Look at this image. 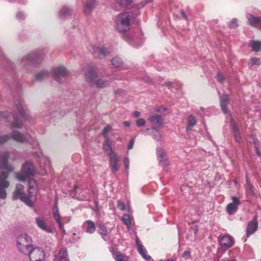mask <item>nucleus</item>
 Masks as SVG:
<instances>
[{
	"mask_svg": "<svg viewBox=\"0 0 261 261\" xmlns=\"http://www.w3.org/2000/svg\"><path fill=\"white\" fill-rule=\"evenodd\" d=\"M9 154L7 152H3L0 154V168L5 169L7 171H1L0 172V198L5 199L7 197V193L5 188L9 186V182L7 178L9 176V173L13 170L12 166L8 164V158Z\"/></svg>",
	"mask_w": 261,
	"mask_h": 261,
	"instance_id": "nucleus-1",
	"label": "nucleus"
},
{
	"mask_svg": "<svg viewBox=\"0 0 261 261\" xmlns=\"http://www.w3.org/2000/svg\"><path fill=\"white\" fill-rule=\"evenodd\" d=\"M34 165L30 162H26L22 165L21 172L16 175V178L20 181H23L28 179L30 193L32 192L31 190H34L36 186V181L34 179Z\"/></svg>",
	"mask_w": 261,
	"mask_h": 261,
	"instance_id": "nucleus-2",
	"label": "nucleus"
},
{
	"mask_svg": "<svg viewBox=\"0 0 261 261\" xmlns=\"http://www.w3.org/2000/svg\"><path fill=\"white\" fill-rule=\"evenodd\" d=\"M133 14L130 12L118 15L115 20L116 30L120 33H125L130 30Z\"/></svg>",
	"mask_w": 261,
	"mask_h": 261,
	"instance_id": "nucleus-3",
	"label": "nucleus"
},
{
	"mask_svg": "<svg viewBox=\"0 0 261 261\" xmlns=\"http://www.w3.org/2000/svg\"><path fill=\"white\" fill-rule=\"evenodd\" d=\"M35 189L32 190V192H30V186H29V194L28 195L24 192V187L21 184H17L16 186V189L14 191L13 195L14 199H19L22 201H23L30 206H32L34 203L33 198V193L35 191Z\"/></svg>",
	"mask_w": 261,
	"mask_h": 261,
	"instance_id": "nucleus-4",
	"label": "nucleus"
},
{
	"mask_svg": "<svg viewBox=\"0 0 261 261\" xmlns=\"http://www.w3.org/2000/svg\"><path fill=\"white\" fill-rule=\"evenodd\" d=\"M85 76L90 83L91 84L94 83L96 87L98 88H103L109 85V81L103 79L95 80L97 77V72L94 68L89 67L85 73Z\"/></svg>",
	"mask_w": 261,
	"mask_h": 261,
	"instance_id": "nucleus-5",
	"label": "nucleus"
},
{
	"mask_svg": "<svg viewBox=\"0 0 261 261\" xmlns=\"http://www.w3.org/2000/svg\"><path fill=\"white\" fill-rule=\"evenodd\" d=\"M31 243V237L26 233L22 234L18 237L17 241V248L21 252L24 254H27L28 252L32 247Z\"/></svg>",
	"mask_w": 261,
	"mask_h": 261,
	"instance_id": "nucleus-6",
	"label": "nucleus"
},
{
	"mask_svg": "<svg viewBox=\"0 0 261 261\" xmlns=\"http://www.w3.org/2000/svg\"><path fill=\"white\" fill-rule=\"evenodd\" d=\"M31 261H44L45 255L42 249L36 247L31 248L28 252Z\"/></svg>",
	"mask_w": 261,
	"mask_h": 261,
	"instance_id": "nucleus-7",
	"label": "nucleus"
},
{
	"mask_svg": "<svg viewBox=\"0 0 261 261\" xmlns=\"http://www.w3.org/2000/svg\"><path fill=\"white\" fill-rule=\"evenodd\" d=\"M219 242L221 249L225 251L234 245V240L230 235L225 234L219 237Z\"/></svg>",
	"mask_w": 261,
	"mask_h": 261,
	"instance_id": "nucleus-8",
	"label": "nucleus"
},
{
	"mask_svg": "<svg viewBox=\"0 0 261 261\" xmlns=\"http://www.w3.org/2000/svg\"><path fill=\"white\" fill-rule=\"evenodd\" d=\"M232 202L229 203L226 206V212L229 215H233L238 210V207L240 204V201L238 198L232 197Z\"/></svg>",
	"mask_w": 261,
	"mask_h": 261,
	"instance_id": "nucleus-9",
	"label": "nucleus"
},
{
	"mask_svg": "<svg viewBox=\"0 0 261 261\" xmlns=\"http://www.w3.org/2000/svg\"><path fill=\"white\" fill-rule=\"evenodd\" d=\"M69 75L68 70L63 66L59 67L54 70V78L58 82H60V79Z\"/></svg>",
	"mask_w": 261,
	"mask_h": 261,
	"instance_id": "nucleus-10",
	"label": "nucleus"
},
{
	"mask_svg": "<svg viewBox=\"0 0 261 261\" xmlns=\"http://www.w3.org/2000/svg\"><path fill=\"white\" fill-rule=\"evenodd\" d=\"M258 227V222L257 216L255 215L253 219L248 223L246 229V236L249 237L250 235L254 233Z\"/></svg>",
	"mask_w": 261,
	"mask_h": 261,
	"instance_id": "nucleus-11",
	"label": "nucleus"
},
{
	"mask_svg": "<svg viewBox=\"0 0 261 261\" xmlns=\"http://www.w3.org/2000/svg\"><path fill=\"white\" fill-rule=\"evenodd\" d=\"M119 158L116 154H113L110 157V166L113 173H115L119 170Z\"/></svg>",
	"mask_w": 261,
	"mask_h": 261,
	"instance_id": "nucleus-12",
	"label": "nucleus"
},
{
	"mask_svg": "<svg viewBox=\"0 0 261 261\" xmlns=\"http://www.w3.org/2000/svg\"><path fill=\"white\" fill-rule=\"evenodd\" d=\"M53 217L56 222L58 223L59 228L64 233H65V230L64 228V225L61 222V217L59 214L58 208L56 205L53 208Z\"/></svg>",
	"mask_w": 261,
	"mask_h": 261,
	"instance_id": "nucleus-13",
	"label": "nucleus"
},
{
	"mask_svg": "<svg viewBox=\"0 0 261 261\" xmlns=\"http://www.w3.org/2000/svg\"><path fill=\"white\" fill-rule=\"evenodd\" d=\"M28 61V63L36 64L40 62L41 59L40 56L37 55L36 53H32L28 54L22 59V61Z\"/></svg>",
	"mask_w": 261,
	"mask_h": 261,
	"instance_id": "nucleus-14",
	"label": "nucleus"
},
{
	"mask_svg": "<svg viewBox=\"0 0 261 261\" xmlns=\"http://www.w3.org/2000/svg\"><path fill=\"white\" fill-rule=\"evenodd\" d=\"M230 101L229 96L227 94L222 95L220 98V105L222 111L226 114L228 112L227 105Z\"/></svg>",
	"mask_w": 261,
	"mask_h": 261,
	"instance_id": "nucleus-15",
	"label": "nucleus"
},
{
	"mask_svg": "<svg viewBox=\"0 0 261 261\" xmlns=\"http://www.w3.org/2000/svg\"><path fill=\"white\" fill-rule=\"evenodd\" d=\"M109 53V51L104 47H97L94 49V54L99 58H105Z\"/></svg>",
	"mask_w": 261,
	"mask_h": 261,
	"instance_id": "nucleus-16",
	"label": "nucleus"
},
{
	"mask_svg": "<svg viewBox=\"0 0 261 261\" xmlns=\"http://www.w3.org/2000/svg\"><path fill=\"white\" fill-rule=\"evenodd\" d=\"M35 221L37 226L42 230L48 232L51 231L50 227L48 226L43 218H37L35 219Z\"/></svg>",
	"mask_w": 261,
	"mask_h": 261,
	"instance_id": "nucleus-17",
	"label": "nucleus"
},
{
	"mask_svg": "<svg viewBox=\"0 0 261 261\" xmlns=\"http://www.w3.org/2000/svg\"><path fill=\"white\" fill-rule=\"evenodd\" d=\"M247 18L249 23L252 27H257L261 23V18L258 17H254L252 15L248 14Z\"/></svg>",
	"mask_w": 261,
	"mask_h": 261,
	"instance_id": "nucleus-18",
	"label": "nucleus"
},
{
	"mask_svg": "<svg viewBox=\"0 0 261 261\" xmlns=\"http://www.w3.org/2000/svg\"><path fill=\"white\" fill-rule=\"evenodd\" d=\"M149 121L152 123V124L156 125L158 127H161L163 124V119L160 115H153L150 117Z\"/></svg>",
	"mask_w": 261,
	"mask_h": 261,
	"instance_id": "nucleus-19",
	"label": "nucleus"
},
{
	"mask_svg": "<svg viewBox=\"0 0 261 261\" xmlns=\"http://www.w3.org/2000/svg\"><path fill=\"white\" fill-rule=\"evenodd\" d=\"M12 137L14 141L19 143H23L25 141L28 142L26 140L25 136L17 130L13 132Z\"/></svg>",
	"mask_w": 261,
	"mask_h": 261,
	"instance_id": "nucleus-20",
	"label": "nucleus"
},
{
	"mask_svg": "<svg viewBox=\"0 0 261 261\" xmlns=\"http://www.w3.org/2000/svg\"><path fill=\"white\" fill-rule=\"evenodd\" d=\"M110 251L112 252L116 261H127V257L123 255L121 252L115 251L113 248H111Z\"/></svg>",
	"mask_w": 261,
	"mask_h": 261,
	"instance_id": "nucleus-21",
	"label": "nucleus"
},
{
	"mask_svg": "<svg viewBox=\"0 0 261 261\" xmlns=\"http://www.w3.org/2000/svg\"><path fill=\"white\" fill-rule=\"evenodd\" d=\"M86 229V232L89 233H93L95 231V226L94 222L91 220L86 221L83 225Z\"/></svg>",
	"mask_w": 261,
	"mask_h": 261,
	"instance_id": "nucleus-22",
	"label": "nucleus"
},
{
	"mask_svg": "<svg viewBox=\"0 0 261 261\" xmlns=\"http://www.w3.org/2000/svg\"><path fill=\"white\" fill-rule=\"evenodd\" d=\"M112 143L109 138L106 140L103 144V149L106 151L107 154L110 157L113 154H116L114 152L112 148Z\"/></svg>",
	"mask_w": 261,
	"mask_h": 261,
	"instance_id": "nucleus-23",
	"label": "nucleus"
},
{
	"mask_svg": "<svg viewBox=\"0 0 261 261\" xmlns=\"http://www.w3.org/2000/svg\"><path fill=\"white\" fill-rule=\"evenodd\" d=\"M197 121L196 118L193 115H190L187 119L188 126L186 128V130L189 132L191 130L192 127L196 124Z\"/></svg>",
	"mask_w": 261,
	"mask_h": 261,
	"instance_id": "nucleus-24",
	"label": "nucleus"
},
{
	"mask_svg": "<svg viewBox=\"0 0 261 261\" xmlns=\"http://www.w3.org/2000/svg\"><path fill=\"white\" fill-rule=\"evenodd\" d=\"M95 3V0H87L85 5V12L87 14H90L92 11Z\"/></svg>",
	"mask_w": 261,
	"mask_h": 261,
	"instance_id": "nucleus-25",
	"label": "nucleus"
},
{
	"mask_svg": "<svg viewBox=\"0 0 261 261\" xmlns=\"http://www.w3.org/2000/svg\"><path fill=\"white\" fill-rule=\"evenodd\" d=\"M249 46L252 47V50L258 52L261 49V41L251 40L249 42Z\"/></svg>",
	"mask_w": 261,
	"mask_h": 261,
	"instance_id": "nucleus-26",
	"label": "nucleus"
},
{
	"mask_svg": "<svg viewBox=\"0 0 261 261\" xmlns=\"http://www.w3.org/2000/svg\"><path fill=\"white\" fill-rule=\"evenodd\" d=\"M138 250L139 253L144 259L149 260L151 258L149 255L147 254V250L144 248L143 245L139 244V248H138Z\"/></svg>",
	"mask_w": 261,
	"mask_h": 261,
	"instance_id": "nucleus-27",
	"label": "nucleus"
},
{
	"mask_svg": "<svg viewBox=\"0 0 261 261\" xmlns=\"http://www.w3.org/2000/svg\"><path fill=\"white\" fill-rule=\"evenodd\" d=\"M49 73L47 70H42L37 73L35 76L36 80L37 81H41L49 76Z\"/></svg>",
	"mask_w": 261,
	"mask_h": 261,
	"instance_id": "nucleus-28",
	"label": "nucleus"
},
{
	"mask_svg": "<svg viewBox=\"0 0 261 261\" xmlns=\"http://www.w3.org/2000/svg\"><path fill=\"white\" fill-rule=\"evenodd\" d=\"M232 132L233 135L236 141L240 143L241 141V137L240 135L239 130L238 128V127L236 124H234L232 127Z\"/></svg>",
	"mask_w": 261,
	"mask_h": 261,
	"instance_id": "nucleus-29",
	"label": "nucleus"
},
{
	"mask_svg": "<svg viewBox=\"0 0 261 261\" xmlns=\"http://www.w3.org/2000/svg\"><path fill=\"white\" fill-rule=\"evenodd\" d=\"M72 10L68 7H63L60 12V15L62 17H66L71 14Z\"/></svg>",
	"mask_w": 261,
	"mask_h": 261,
	"instance_id": "nucleus-30",
	"label": "nucleus"
},
{
	"mask_svg": "<svg viewBox=\"0 0 261 261\" xmlns=\"http://www.w3.org/2000/svg\"><path fill=\"white\" fill-rule=\"evenodd\" d=\"M122 220L123 221V223L127 226V227L129 228L132 224L130 215L128 214L123 215L122 216Z\"/></svg>",
	"mask_w": 261,
	"mask_h": 261,
	"instance_id": "nucleus-31",
	"label": "nucleus"
},
{
	"mask_svg": "<svg viewBox=\"0 0 261 261\" xmlns=\"http://www.w3.org/2000/svg\"><path fill=\"white\" fill-rule=\"evenodd\" d=\"M14 121L12 123V126L17 128H20L22 126V123L19 119L15 116L13 117Z\"/></svg>",
	"mask_w": 261,
	"mask_h": 261,
	"instance_id": "nucleus-32",
	"label": "nucleus"
},
{
	"mask_svg": "<svg viewBox=\"0 0 261 261\" xmlns=\"http://www.w3.org/2000/svg\"><path fill=\"white\" fill-rule=\"evenodd\" d=\"M112 64L114 67L118 68L121 66L122 62L120 58L118 57H115L112 59Z\"/></svg>",
	"mask_w": 261,
	"mask_h": 261,
	"instance_id": "nucleus-33",
	"label": "nucleus"
},
{
	"mask_svg": "<svg viewBox=\"0 0 261 261\" xmlns=\"http://www.w3.org/2000/svg\"><path fill=\"white\" fill-rule=\"evenodd\" d=\"M116 1L122 8L127 7L132 2V0H116Z\"/></svg>",
	"mask_w": 261,
	"mask_h": 261,
	"instance_id": "nucleus-34",
	"label": "nucleus"
},
{
	"mask_svg": "<svg viewBox=\"0 0 261 261\" xmlns=\"http://www.w3.org/2000/svg\"><path fill=\"white\" fill-rule=\"evenodd\" d=\"M99 232L102 236V237L103 239H105V237H106L108 234V230L107 227L104 225H99Z\"/></svg>",
	"mask_w": 261,
	"mask_h": 261,
	"instance_id": "nucleus-35",
	"label": "nucleus"
},
{
	"mask_svg": "<svg viewBox=\"0 0 261 261\" xmlns=\"http://www.w3.org/2000/svg\"><path fill=\"white\" fill-rule=\"evenodd\" d=\"M112 129V127L109 125H107V126H106L103 130H102V136L105 138H108V134L109 133L111 130Z\"/></svg>",
	"mask_w": 261,
	"mask_h": 261,
	"instance_id": "nucleus-36",
	"label": "nucleus"
},
{
	"mask_svg": "<svg viewBox=\"0 0 261 261\" xmlns=\"http://www.w3.org/2000/svg\"><path fill=\"white\" fill-rule=\"evenodd\" d=\"M157 155L158 159H163L166 157V153L164 149L162 148H159L157 149Z\"/></svg>",
	"mask_w": 261,
	"mask_h": 261,
	"instance_id": "nucleus-37",
	"label": "nucleus"
},
{
	"mask_svg": "<svg viewBox=\"0 0 261 261\" xmlns=\"http://www.w3.org/2000/svg\"><path fill=\"white\" fill-rule=\"evenodd\" d=\"M16 107H17L18 111L19 112L20 115L22 117H25V112L22 107V104L21 103L17 104Z\"/></svg>",
	"mask_w": 261,
	"mask_h": 261,
	"instance_id": "nucleus-38",
	"label": "nucleus"
},
{
	"mask_svg": "<svg viewBox=\"0 0 261 261\" xmlns=\"http://www.w3.org/2000/svg\"><path fill=\"white\" fill-rule=\"evenodd\" d=\"M159 161L162 166H167L169 165V162L167 157L161 159H159Z\"/></svg>",
	"mask_w": 261,
	"mask_h": 261,
	"instance_id": "nucleus-39",
	"label": "nucleus"
},
{
	"mask_svg": "<svg viewBox=\"0 0 261 261\" xmlns=\"http://www.w3.org/2000/svg\"><path fill=\"white\" fill-rule=\"evenodd\" d=\"M246 191L247 194L250 196H252L253 194V190L252 186L249 183L247 182L246 186Z\"/></svg>",
	"mask_w": 261,
	"mask_h": 261,
	"instance_id": "nucleus-40",
	"label": "nucleus"
},
{
	"mask_svg": "<svg viewBox=\"0 0 261 261\" xmlns=\"http://www.w3.org/2000/svg\"><path fill=\"white\" fill-rule=\"evenodd\" d=\"M229 26L232 28H235L238 26L237 19L236 18L232 19L229 23Z\"/></svg>",
	"mask_w": 261,
	"mask_h": 261,
	"instance_id": "nucleus-41",
	"label": "nucleus"
},
{
	"mask_svg": "<svg viewBox=\"0 0 261 261\" xmlns=\"http://www.w3.org/2000/svg\"><path fill=\"white\" fill-rule=\"evenodd\" d=\"M145 123H146V121H145V119H142V118L139 119L136 121V124L139 127L144 126L145 125Z\"/></svg>",
	"mask_w": 261,
	"mask_h": 261,
	"instance_id": "nucleus-42",
	"label": "nucleus"
},
{
	"mask_svg": "<svg viewBox=\"0 0 261 261\" xmlns=\"http://www.w3.org/2000/svg\"><path fill=\"white\" fill-rule=\"evenodd\" d=\"M10 139V137L8 135H4L0 137V144L7 142Z\"/></svg>",
	"mask_w": 261,
	"mask_h": 261,
	"instance_id": "nucleus-43",
	"label": "nucleus"
},
{
	"mask_svg": "<svg viewBox=\"0 0 261 261\" xmlns=\"http://www.w3.org/2000/svg\"><path fill=\"white\" fill-rule=\"evenodd\" d=\"M216 78L217 81L220 83H223L225 79L223 75L220 73L217 74Z\"/></svg>",
	"mask_w": 261,
	"mask_h": 261,
	"instance_id": "nucleus-44",
	"label": "nucleus"
},
{
	"mask_svg": "<svg viewBox=\"0 0 261 261\" xmlns=\"http://www.w3.org/2000/svg\"><path fill=\"white\" fill-rule=\"evenodd\" d=\"M117 205L118 207L121 211H123L125 210V205L124 202L119 200L118 201Z\"/></svg>",
	"mask_w": 261,
	"mask_h": 261,
	"instance_id": "nucleus-45",
	"label": "nucleus"
},
{
	"mask_svg": "<svg viewBox=\"0 0 261 261\" xmlns=\"http://www.w3.org/2000/svg\"><path fill=\"white\" fill-rule=\"evenodd\" d=\"M251 62H252V65H254V64L259 65L260 64V60L258 58H252Z\"/></svg>",
	"mask_w": 261,
	"mask_h": 261,
	"instance_id": "nucleus-46",
	"label": "nucleus"
},
{
	"mask_svg": "<svg viewBox=\"0 0 261 261\" xmlns=\"http://www.w3.org/2000/svg\"><path fill=\"white\" fill-rule=\"evenodd\" d=\"M124 164L125 169H128L129 168V160L128 158L125 157L124 158Z\"/></svg>",
	"mask_w": 261,
	"mask_h": 261,
	"instance_id": "nucleus-47",
	"label": "nucleus"
},
{
	"mask_svg": "<svg viewBox=\"0 0 261 261\" xmlns=\"http://www.w3.org/2000/svg\"><path fill=\"white\" fill-rule=\"evenodd\" d=\"M134 143H135L134 139H132V140H130V141L128 143V146H127V148L128 150L133 148V146L134 145Z\"/></svg>",
	"mask_w": 261,
	"mask_h": 261,
	"instance_id": "nucleus-48",
	"label": "nucleus"
},
{
	"mask_svg": "<svg viewBox=\"0 0 261 261\" xmlns=\"http://www.w3.org/2000/svg\"><path fill=\"white\" fill-rule=\"evenodd\" d=\"M59 254L61 257L63 258L67 255V251L66 250L62 249L60 251Z\"/></svg>",
	"mask_w": 261,
	"mask_h": 261,
	"instance_id": "nucleus-49",
	"label": "nucleus"
},
{
	"mask_svg": "<svg viewBox=\"0 0 261 261\" xmlns=\"http://www.w3.org/2000/svg\"><path fill=\"white\" fill-rule=\"evenodd\" d=\"M190 256H191V253L190 251H185L184 252L183 257H185L186 259L190 258Z\"/></svg>",
	"mask_w": 261,
	"mask_h": 261,
	"instance_id": "nucleus-50",
	"label": "nucleus"
},
{
	"mask_svg": "<svg viewBox=\"0 0 261 261\" xmlns=\"http://www.w3.org/2000/svg\"><path fill=\"white\" fill-rule=\"evenodd\" d=\"M133 116L135 118H137L138 117L140 116V113L138 111H135L133 114H132Z\"/></svg>",
	"mask_w": 261,
	"mask_h": 261,
	"instance_id": "nucleus-51",
	"label": "nucleus"
},
{
	"mask_svg": "<svg viewBox=\"0 0 261 261\" xmlns=\"http://www.w3.org/2000/svg\"><path fill=\"white\" fill-rule=\"evenodd\" d=\"M180 13H181V16H182V17L184 19H187V17L186 14L185 13V12L183 11H181Z\"/></svg>",
	"mask_w": 261,
	"mask_h": 261,
	"instance_id": "nucleus-52",
	"label": "nucleus"
},
{
	"mask_svg": "<svg viewBox=\"0 0 261 261\" xmlns=\"http://www.w3.org/2000/svg\"><path fill=\"white\" fill-rule=\"evenodd\" d=\"M125 126L128 127L130 125V123L128 121H124L123 123Z\"/></svg>",
	"mask_w": 261,
	"mask_h": 261,
	"instance_id": "nucleus-53",
	"label": "nucleus"
},
{
	"mask_svg": "<svg viewBox=\"0 0 261 261\" xmlns=\"http://www.w3.org/2000/svg\"><path fill=\"white\" fill-rule=\"evenodd\" d=\"M79 189V188L77 186H75L74 187V191L76 193L77 192V190Z\"/></svg>",
	"mask_w": 261,
	"mask_h": 261,
	"instance_id": "nucleus-54",
	"label": "nucleus"
},
{
	"mask_svg": "<svg viewBox=\"0 0 261 261\" xmlns=\"http://www.w3.org/2000/svg\"><path fill=\"white\" fill-rule=\"evenodd\" d=\"M172 84V83L170 81H168V82H167L165 83V85L167 86H169L170 85H171Z\"/></svg>",
	"mask_w": 261,
	"mask_h": 261,
	"instance_id": "nucleus-55",
	"label": "nucleus"
},
{
	"mask_svg": "<svg viewBox=\"0 0 261 261\" xmlns=\"http://www.w3.org/2000/svg\"><path fill=\"white\" fill-rule=\"evenodd\" d=\"M136 244H137V246H138V248H139V244H141L140 243V240H139V239H136Z\"/></svg>",
	"mask_w": 261,
	"mask_h": 261,
	"instance_id": "nucleus-56",
	"label": "nucleus"
},
{
	"mask_svg": "<svg viewBox=\"0 0 261 261\" xmlns=\"http://www.w3.org/2000/svg\"><path fill=\"white\" fill-rule=\"evenodd\" d=\"M162 109H163V111H165V110H166V109H164V108H159V109L157 110V112H161V111H162Z\"/></svg>",
	"mask_w": 261,
	"mask_h": 261,
	"instance_id": "nucleus-57",
	"label": "nucleus"
},
{
	"mask_svg": "<svg viewBox=\"0 0 261 261\" xmlns=\"http://www.w3.org/2000/svg\"><path fill=\"white\" fill-rule=\"evenodd\" d=\"M160 261H175V259H167L166 260H161Z\"/></svg>",
	"mask_w": 261,
	"mask_h": 261,
	"instance_id": "nucleus-58",
	"label": "nucleus"
},
{
	"mask_svg": "<svg viewBox=\"0 0 261 261\" xmlns=\"http://www.w3.org/2000/svg\"><path fill=\"white\" fill-rule=\"evenodd\" d=\"M117 140H118V141H121L122 140V139H121V138H120V137H118V138H117Z\"/></svg>",
	"mask_w": 261,
	"mask_h": 261,
	"instance_id": "nucleus-59",
	"label": "nucleus"
},
{
	"mask_svg": "<svg viewBox=\"0 0 261 261\" xmlns=\"http://www.w3.org/2000/svg\"><path fill=\"white\" fill-rule=\"evenodd\" d=\"M21 14H17V16L18 17L19 16V15H20Z\"/></svg>",
	"mask_w": 261,
	"mask_h": 261,
	"instance_id": "nucleus-60",
	"label": "nucleus"
}]
</instances>
